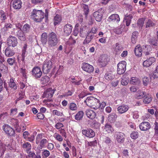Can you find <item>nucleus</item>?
Returning <instances> with one entry per match:
<instances>
[{
    "label": "nucleus",
    "instance_id": "nucleus-1",
    "mask_svg": "<svg viewBox=\"0 0 158 158\" xmlns=\"http://www.w3.org/2000/svg\"><path fill=\"white\" fill-rule=\"evenodd\" d=\"M58 43V38L56 34L52 32L48 35V44L49 47L56 46Z\"/></svg>",
    "mask_w": 158,
    "mask_h": 158
},
{
    "label": "nucleus",
    "instance_id": "nucleus-2",
    "mask_svg": "<svg viewBox=\"0 0 158 158\" xmlns=\"http://www.w3.org/2000/svg\"><path fill=\"white\" fill-rule=\"evenodd\" d=\"M44 13L42 10L33 9L31 13V16L34 20L37 22H40L44 18Z\"/></svg>",
    "mask_w": 158,
    "mask_h": 158
},
{
    "label": "nucleus",
    "instance_id": "nucleus-3",
    "mask_svg": "<svg viewBox=\"0 0 158 158\" xmlns=\"http://www.w3.org/2000/svg\"><path fill=\"white\" fill-rule=\"evenodd\" d=\"M43 138L42 135L41 134L37 135L36 137L35 141L37 144H39V146L40 149L44 148L45 145L48 142V138Z\"/></svg>",
    "mask_w": 158,
    "mask_h": 158
},
{
    "label": "nucleus",
    "instance_id": "nucleus-4",
    "mask_svg": "<svg viewBox=\"0 0 158 158\" xmlns=\"http://www.w3.org/2000/svg\"><path fill=\"white\" fill-rule=\"evenodd\" d=\"M11 34L15 35L16 36L21 40L24 41L26 40V36L23 32L22 30H18L16 28H13L12 29Z\"/></svg>",
    "mask_w": 158,
    "mask_h": 158
},
{
    "label": "nucleus",
    "instance_id": "nucleus-5",
    "mask_svg": "<svg viewBox=\"0 0 158 158\" xmlns=\"http://www.w3.org/2000/svg\"><path fill=\"white\" fill-rule=\"evenodd\" d=\"M52 62L51 61L46 60L43 63L42 70L44 73L47 74L50 72L52 68Z\"/></svg>",
    "mask_w": 158,
    "mask_h": 158
},
{
    "label": "nucleus",
    "instance_id": "nucleus-6",
    "mask_svg": "<svg viewBox=\"0 0 158 158\" xmlns=\"http://www.w3.org/2000/svg\"><path fill=\"white\" fill-rule=\"evenodd\" d=\"M126 63L123 61L119 63L118 64L117 73L118 74L121 75L123 74L126 70Z\"/></svg>",
    "mask_w": 158,
    "mask_h": 158
},
{
    "label": "nucleus",
    "instance_id": "nucleus-7",
    "mask_svg": "<svg viewBox=\"0 0 158 158\" xmlns=\"http://www.w3.org/2000/svg\"><path fill=\"white\" fill-rule=\"evenodd\" d=\"M18 43L17 39L15 37L10 35L7 38V44L9 46L15 47L17 45Z\"/></svg>",
    "mask_w": 158,
    "mask_h": 158
},
{
    "label": "nucleus",
    "instance_id": "nucleus-8",
    "mask_svg": "<svg viewBox=\"0 0 158 158\" xmlns=\"http://www.w3.org/2000/svg\"><path fill=\"white\" fill-rule=\"evenodd\" d=\"M3 130L5 132L10 136L14 135L15 131L13 129L8 125H5L3 127Z\"/></svg>",
    "mask_w": 158,
    "mask_h": 158
},
{
    "label": "nucleus",
    "instance_id": "nucleus-9",
    "mask_svg": "<svg viewBox=\"0 0 158 158\" xmlns=\"http://www.w3.org/2000/svg\"><path fill=\"white\" fill-rule=\"evenodd\" d=\"M32 72V75L36 78L40 77L42 74L40 69L38 67L33 68Z\"/></svg>",
    "mask_w": 158,
    "mask_h": 158
},
{
    "label": "nucleus",
    "instance_id": "nucleus-10",
    "mask_svg": "<svg viewBox=\"0 0 158 158\" xmlns=\"http://www.w3.org/2000/svg\"><path fill=\"white\" fill-rule=\"evenodd\" d=\"M82 133L83 135L89 138H93L95 136L94 132L90 129L83 130L82 131Z\"/></svg>",
    "mask_w": 158,
    "mask_h": 158
},
{
    "label": "nucleus",
    "instance_id": "nucleus-11",
    "mask_svg": "<svg viewBox=\"0 0 158 158\" xmlns=\"http://www.w3.org/2000/svg\"><path fill=\"white\" fill-rule=\"evenodd\" d=\"M82 68L84 71L89 73H92L94 71V68L93 66L87 63H84Z\"/></svg>",
    "mask_w": 158,
    "mask_h": 158
},
{
    "label": "nucleus",
    "instance_id": "nucleus-12",
    "mask_svg": "<svg viewBox=\"0 0 158 158\" xmlns=\"http://www.w3.org/2000/svg\"><path fill=\"white\" fill-rule=\"evenodd\" d=\"M156 60L155 58L154 57H150L144 61L143 63V65L146 67H149Z\"/></svg>",
    "mask_w": 158,
    "mask_h": 158
},
{
    "label": "nucleus",
    "instance_id": "nucleus-13",
    "mask_svg": "<svg viewBox=\"0 0 158 158\" xmlns=\"http://www.w3.org/2000/svg\"><path fill=\"white\" fill-rule=\"evenodd\" d=\"M140 129L142 131H146L150 128L151 126L149 123L143 122L141 123L139 126Z\"/></svg>",
    "mask_w": 158,
    "mask_h": 158
},
{
    "label": "nucleus",
    "instance_id": "nucleus-14",
    "mask_svg": "<svg viewBox=\"0 0 158 158\" xmlns=\"http://www.w3.org/2000/svg\"><path fill=\"white\" fill-rule=\"evenodd\" d=\"M73 27L71 25L66 24L64 27V34L66 35H69L72 32Z\"/></svg>",
    "mask_w": 158,
    "mask_h": 158
},
{
    "label": "nucleus",
    "instance_id": "nucleus-15",
    "mask_svg": "<svg viewBox=\"0 0 158 158\" xmlns=\"http://www.w3.org/2000/svg\"><path fill=\"white\" fill-rule=\"evenodd\" d=\"M54 91L52 89H49L45 91L43 94V98H51L53 96Z\"/></svg>",
    "mask_w": 158,
    "mask_h": 158
},
{
    "label": "nucleus",
    "instance_id": "nucleus-16",
    "mask_svg": "<svg viewBox=\"0 0 158 158\" xmlns=\"http://www.w3.org/2000/svg\"><path fill=\"white\" fill-rule=\"evenodd\" d=\"M87 35L83 42L84 44H87L91 41L92 40L94 37V34L91 33L87 32Z\"/></svg>",
    "mask_w": 158,
    "mask_h": 158
},
{
    "label": "nucleus",
    "instance_id": "nucleus-17",
    "mask_svg": "<svg viewBox=\"0 0 158 158\" xmlns=\"http://www.w3.org/2000/svg\"><path fill=\"white\" fill-rule=\"evenodd\" d=\"M128 109L129 107L128 106L122 105L118 107V111L119 113L123 114L126 112Z\"/></svg>",
    "mask_w": 158,
    "mask_h": 158
},
{
    "label": "nucleus",
    "instance_id": "nucleus-18",
    "mask_svg": "<svg viewBox=\"0 0 158 158\" xmlns=\"http://www.w3.org/2000/svg\"><path fill=\"white\" fill-rule=\"evenodd\" d=\"M99 62L101 63V65L102 67L105 66L107 62V56L105 55L101 56L98 60Z\"/></svg>",
    "mask_w": 158,
    "mask_h": 158
},
{
    "label": "nucleus",
    "instance_id": "nucleus-19",
    "mask_svg": "<svg viewBox=\"0 0 158 158\" xmlns=\"http://www.w3.org/2000/svg\"><path fill=\"white\" fill-rule=\"evenodd\" d=\"M85 113L88 117L91 119H93L95 117V113L93 110L87 109L86 110Z\"/></svg>",
    "mask_w": 158,
    "mask_h": 158
},
{
    "label": "nucleus",
    "instance_id": "nucleus-20",
    "mask_svg": "<svg viewBox=\"0 0 158 158\" xmlns=\"http://www.w3.org/2000/svg\"><path fill=\"white\" fill-rule=\"evenodd\" d=\"M116 139L119 143H122L124 141V134L123 133L118 132L116 133Z\"/></svg>",
    "mask_w": 158,
    "mask_h": 158
},
{
    "label": "nucleus",
    "instance_id": "nucleus-21",
    "mask_svg": "<svg viewBox=\"0 0 158 158\" xmlns=\"http://www.w3.org/2000/svg\"><path fill=\"white\" fill-rule=\"evenodd\" d=\"M142 49L140 45H137L135 48L134 52L136 56L140 57L142 55Z\"/></svg>",
    "mask_w": 158,
    "mask_h": 158
},
{
    "label": "nucleus",
    "instance_id": "nucleus-22",
    "mask_svg": "<svg viewBox=\"0 0 158 158\" xmlns=\"http://www.w3.org/2000/svg\"><path fill=\"white\" fill-rule=\"evenodd\" d=\"M22 2L20 0H15L12 4L13 7L15 9H19L22 6Z\"/></svg>",
    "mask_w": 158,
    "mask_h": 158
},
{
    "label": "nucleus",
    "instance_id": "nucleus-23",
    "mask_svg": "<svg viewBox=\"0 0 158 158\" xmlns=\"http://www.w3.org/2000/svg\"><path fill=\"white\" fill-rule=\"evenodd\" d=\"M110 21L118 22L120 21L119 15L117 14H113L110 16L109 18Z\"/></svg>",
    "mask_w": 158,
    "mask_h": 158
},
{
    "label": "nucleus",
    "instance_id": "nucleus-24",
    "mask_svg": "<svg viewBox=\"0 0 158 158\" xmlns=\"http://www.w3.org/2000/svg\"><path fill=\"white\" fill-rule=\"evenodd\" d=\"M93 16L97 21L100 22L102 19V14L98 11H96L93 13Z\"/></svg>",
    "mask_w": 158,
    "mask_h": 158
},
{
    "label": "nucleus",
    "instance_id": "nucleus-25",
    "mask_svg": "<svg viewBox=\"0 0 158 158\" xmlns=\"http://www.w3.org/2000/svg\"><path fill=\"white\" fill-rule=\"evenodd\" d=\"M23 149H25L27 153H30L31 146L30 143L28 142H25L22 145Z\"/></svg>",
    "mask_w": 158,
    "mask_h": 158
},
{
    "label": "nucleus",
    "instance_id": "nucleus-26",
    "mask_svg": "<svg viewBox=\"0 0 158 158\" xmlns=\"http://www.w3.org/2000/svg\"><path fill=\"white\" fill-rule=\"evenodd\" d=\"M15 54V52L13 50L9 48H7L5 51V55L7 57H10L13 56Z\"/></svg>",
    "mask_w": 158,
    "mask_h": 158
},
{
    "label": "nucleus",
    "instance_id": "nucleus-27",
    "mask_svg": "<svg viewBox=\"0 0 158 158\" xmlns=\"http://www.w3.org/2000/svg\"><path fill=\"white\" fill-rule=\"evenodd\" d=\"M146 95V93L144 92L138 91L135 95V97L137 99H140L144 98Z\"/></svg>",
    "mask_w": 158,
    "mask_h": 158
},
{
    "label": "nucleus",
    "instance_id": "nucleus-28",
    "mask_svg": "<svg viewBox=\"0 0 158 158\" xmlns=\"http://www.w3.org/2000/svg\"><path fill=\"white\" fill-rule=\"evenodd\" d=\"M117 118V115L114 113L109 114L108 116V120L111 123L114 122Z\"/></svg>",
    "mask_w": 158,
    "mask_h": 158
},
{
    "label": "nucleus",
    "instance_id": "nucleus-29",
    "mask_svg": "<svg viewBox=\"0 0 158 158\" xmlns=\"http://www.w3.org/2000/svg\"><path fill=\"white\" fill-rule=\"evenodd\" d=\"M133 17L131 15H128L127 14L125 15L124 19L126 20V25L127 26H128L130 25L131 19Z\"/></svg>",
    "mask_w": 158,
    "mask_h": 158
},
{
    "label": "nucleus",
    "instance_id": "nucleus-30",
    "mask_svg": "<svg viewBox=\"0 0 158 158\" xmlns=\"http://www.w3.org/2000/svg\"><path fill=\"white\" fill-rule=\"evenodd\" d=\"M9 86L14 90L16 89L17 88L16 84L14 82V80L12 78H11L10 79L9 82Z\"/></svg>",
    "mask_w": 158,
    "mask_h": 158
},
{
    "label": "nucleus",
    "instance_id": "nucleus-31",
    "mask_svg": "<svg viewBox=\"0 0 158 158\" xmlns=\"http://www.w3.org/2000/svg\"><path fill=\"white\" fill-rule=\"evenodd\" d=\"M123 50V48L122 45L118 43L116 44V46L115 48V51L116 54H118L120 51H122Z\"/></svg>",
    "mask_w": 158,
    "mask_h": 158
},
{
    "label": "nucleus",
    "instance_id": "nucleus-32",
    "mask_svg": "<svg viewBox=\"0 0 158 158\" xmlns=\"http://www.w3.org/2000/svg\"><path fill=\"white\" fill-rule=\"evenodd\" d=\"M89 100L88 106H92L93 102H99V100L92 97H89Z\"/></svg>",
    "mask_w": 158,
    "mask_h": 158
},
{
    "label": "nucleus",
    "instance_id": "nucleus-33",
    "mask_svg": "<svg viewBox=\"0 0 158 158\" xmlns=\"http://www.w3.org/2000/svg\"><path fill=\"white\" fill-rule=\"evenodd\" d=\"M124 28V26H120L114 30V32L117 34H120L122 33Z\"/></svg>",
    "mask_w": 158,
    "mask_h": 158
},
{
    "label": "nucleus",
    "instance_id": "nucleus-34",
    "mask_svg": "<svg viewBox=\"0 0 158 158\" xmlns=\"http://www.w3.org/2000/svg\"><path fill=\"white\" fill-rule=\"evenodd\" d=\"M83 115V111H79L75 115V119L77 120H81L82 118Z\"/></svg>",
    "mask_w": 158,
    "mask_h": 158
},
{
    "label": "nucleus",
    "instance_id": "nucleus-35",
    "mask_svg": "<svg viewBox=\"0 0 158 158\" xmlns=\"http://www.w3.org/2000/svg\"><path fill=\"white\" fill-rule=\"evenodd\" d=\"M138 33L137 31L134 32L132 35L131 42L133 44H135L136 42V40L137 37Z\"/></svg>",
    "mask_w": 158,
    "mask_h": 158
},
{
    "label": "nucleus",
    "instance_id": "nucleus-36",
    "mask_svg": "<svg viewBox=\"0 0 158 158\" xmlns=\"http://www.w3.org/2000/svg\"><path fill=\"white\" fill-rule=\"evenodd\" d=\"M105 129L108 133L112 132L114 131L111 125L108 123L106 124Z\"/></svg>",
    "mask_w": 158,
    "mask_h": 158
},
{
    "label": "nucleus",
    "instance_id": "nucleus-37",
    "mask_svg": "<svg viewBox=\"0 0 158 158\" xmlns=\"http://www.w3.org/2000/svg\"><path fill=\"white\" fill-rule=\"evenodd\" d=\"M68 106L69 109L71 110H76L77 108L76 104L73 102H71L69 103Z\"/></svg>",
    "mask_w": 158,
    "mask_h": 158
},
{
    "label": "nucleus",
    "instance_id": "nucleus-38",
    "mask_svg": "<svg viewBox=\"0 0 158 158\" xmlns=\"http://www.w3.org/2000/svg\"><path fill=\"white\" fill-rule=\"evenodd\" d=\"M54 24L55 25L59 23L61 20V16L58 15H56L54 17Z\"/></svg>",
    "mask_w": 158,
    "mask_h": 158
},
{
    "label": "nucleus",
    "instance_id": "nucleus-39",
    "mask_svg": "<svg viewBox=\"0 0 158 158\" xmlns=\"http://www.w3.org/2000/svg\"><path fill=\"white\" fill-rule=\"evenodd\" d=\"M156 38L155 37L149 40V43L152 46H156L157 45Z\"/></svg>",
    "mask_w": 158,
    "mask_h": 158
},
{
    "label": "nucleus",
    "instance_id": "nucleus-40",
    "mask_svg": "<svg viewBox=\"0 0 158 158\" xmlns=\"http://www.w3.org/2000/svg\"><path fill=\"white\" fill-rule=\"evenodd\" d=\"M129 81V78H128V77H123V78L121 80V83L122 85H126L128 84Z\"/></svg>",
    "mask_w": 158,
    "mask_h": 158
},
{
    "label": "nucleus",
    "instance_id": "nucleus-41",
    "mask_svg": "<svg viewBox=\"0 0 158 158\" xmlns=\"http://www.w3.org/2000/svg\"><path fill=\"white\" fill-rule=\"evenodd\" d=\"M130 83L133 85H136L139 83V79L136 77L131 78Z\"/></svg>",
    "mask_w": 158,
    "mask_h": 158
},
{
    "label": "nucleus",
    "instance_id": "nucleus-42",
    "mask_svg": "<svg viewBox=\"0 0 158 158\" xmlns=\"http://www.w3.org/2000/svg\"><path fill=\"white\" fill-rule=\"evenodd\" d=\"M48 36L47 33L45 32L43 33L41 35V42L44 44H45L47 42V39Z\"/></svg>",
    "mask_w": 158,
    "mask_h": 158
},
{
    "label": "nucleus",
    "instance_id": "nucleus-43",
    "mask_svg": "<svg viewBox=\"0 0 158 158\" xmlns=\"http://www.w3.org/2000/svg\"><path fill=\"white\" fill-rule=\"evenodd\" d=\"M30 30V26L29 24H26L24 25L23 28V32L27 33L29 32Z\"/></svg>",
    "mask_w": 158,
    "mask_h": 158
},
{
    "label": "nucleus",
    "instance_id": "nucleus-44",
    "mask_svg": "<svg viewBox=\"0 0 158 158\" xmlns=\"http://www.w3.org/2000/svg\"><path fill=\"white\" fill-rule=\"evenodd\" d=\"M49 81V78L47 76H45L44 77H42L41 78V81H42V84H46L47 83H48Z\"/></svg>",
    "mask_w": 158,
    "mask_h": 158
},
{
    "label": "nucleus",
    "instance_id": "nucleus-45",
    "mask_svg": "<svg viewBox=\"0 0 158 158\" xmlns=\"http://www.w3.org/2000/svg\"><path fill=\"white\" fill-rule=\"evenodd\" d=\"M26 67L25 66H21L20 72L23 77H25L27 73Z\"/></svg>",
    "mask_w": 158,
    "mask_h": 158
},
{
    "label": "nucleus",
    "instance_id": "nucleus-46",
    "mask_svg": "<svg viewBox=\"0 0 158 158\" xmlns=\"http://www.w3.org/2000/svg\"><path fill=\"white\" fill-rule=\"evenodd\" d=\"M83 8V11L84 14L85 15V16L86 17L88 14L89 11V9L88 5H86L85 4H83L82 5Z\"/></svg>",
    "mask_w": 158,
    "mask_h": 158
},
{
    "label": "nucleus",
    "instance_id": "nucleus-47",
    "mask_svg": "<svg viewBox=\"0 0 158 158\" xmlns=\"http://www.w3.org/2000/svg\"><path fill=\"white\" fill-rule=\"evenodd\" d=\"M0 18L2 21L6 19V13L2 10H0Z\"/></svg>",
    "mask_w": 158,
    "mask_h": 158
},
{
    "label": "nucleus",
    "instance_id": "nucleus-48",
    "mask_svg": "<svg viewBox=\"0 0 158 158\" xmlns=\"http://www.w3.org/2000/svg\"><path fill=\"white\" fill-rule=\"evenodd\" d=\"M152 100V98L150 96H146V98L144 99L143 101L145 104H149Z\"/></svg>",
    "mask_w": 158,
    "mask_h": 158
},
{
    "label": "nucleus",
    "instance_id": "nucleus-49",
    "mask_svg": "<svg viewBox=\"0 0 158 158\" xmlns=\"http://www.w3.org/2000/svg\"><path fill=\"white\" fill-rule=\"evenodd\" d=\"M42 155L43 158H47L50 155V153L49 151L44 150L42 152Z\"/></svg>",
    "mask_w": 158,
    "mask_h": 158
},
{
    "label": "nucleus",
    "instance_id": "nucleus-50",
    "mask_svg": "<svg viewBox=\"0 0 158 158\" xmlns=\"http://www.w3.org/2000/svg\"><path fill=\"white\" fill-rule=\"evenodd\" d=\"M144 20L143 18L139 19L137 21V24L139 27H142L144 24Z\"/></svg>",
    "mask_w": 158,
    "mask_h": 158
},
{
    "label": "nucleus",
    "instance_id": "nucleus-51",
    "mask_svg": "<svg viewBox=\"0 0 158 158\" xmlns=\"http://www.w3.org/2000/svg\"><path fill=\"white\" fill-rule=\"evenodd\" d=\"M155 25V24L152 21L150 20H148L146 23V27L147 28L150 27H153Z\"/></svg>",
    "mask_w": 158,
    "mask_h": 158
},
{
    "label": "nucleus",
    "instance_id": "nucleus-52",
    "mask_svg": "<svg viewBox=\"0 0 158 158\" xmlns=\"http://www.w3.org/2000/svg\"><path fill=\"white\" fill-rule=\"evenodd\" d=\"M14 127L15 129L16 130L17 132H20L21 131V129L19 127L18 122L16 121L14 124Z\"/></svg>",
    "mask_w": 158,
    "mask_h": 158
},
{
    "label": "nucleus",
    "instance_id": "nucleus-53",
    "mask_svg": "<svg viewBox=\"0 0 158 158\" xmlns=\"http://www.w3.org/2000/svg\"><path fill=\"white\" fill-rule=\"evenodd\" d=\"M7 61L9 64L12 65L15 62V58H9L7 59Z\"/></svg>",
    "mask_w": 158,
    "mask_h": 158
},
{
    "label": "nucleus",
    "instance_id": "nucleus-54",
    "mask_svg": "<svg viewBox=\"0 0 158 158\" xmlns=\"http://www.w3.org/2000/svg\"><path fill=\"white\" fill-rule=\"evenodd\" d=\"M130 136L132 139H136L138 137V133L137 132H133L131 134Z\"/></svg>",
    "mask_w": 158,
    "mask_h": 158
},
{
    "label": "nucleus",
    "instance_id": "nucleus-55",
    "mask_svg": "<svg viewBox=\"0 0 158 158\" xmlns=\"http://www.w3.org/2000/svg\"><path fill=\"white\" fill-rule=\"evenodd\" d=\"M143 84L145 86H146L148 84L149 82V78L147 77H144L143 79Z\"/></svg>",
    "mask_w": 158,
    "mask_h": 158
},
{
    "label": "nucleus",
    "instance_id": "nucleus-56",
    "mask_svg": "<svg viewBox=\"0 0 158 158\" xmlns=\"http://www.w3.org/2000/svg\"><path fill=\"white\" fill-rule=\"evenodd\" d=\"M5 150L6 148L5 145L2 143H0V151H2V152L3 153Z\"/></svg>",
    "mask_w": 158,
    "mask_h": 158
},
{
    "label": "nucleus",
    "instance_id": "nucleus-57",
    "mask_svg": "<svg viewBox=\"0 0 158 158\" xmlns=\"http://www.w3.org/2000/svg\"><path fill=\"white\" fill-rule=\"evenodd\" d=\"M52 112L53 114L58 116H62L63 115L62 113L56 110H53Z\"/></svg>",
    "mask_w": 158,
    "mask_h": 158
},
{
    "label": "nucleus",
    "instance_id": "nucleus-58",
    "mask_svg": "<svg viewBox=\"0 0 158 158\" xmlns=\"http://www.w3.org/2000/svg\"><path fill=\"white\" fill-rule=\"evenodd\" d=\"M64 127L63 124L60 122L57 123L55 125V127L57 129H60V128Z\"/></svg>",
    "mask_w": 158,
    "mask_h": 158
},
{
    "label": "nucleus",
    "instance_id": "nucleus-59",
    "mask_svg": "<svg viewBox=\"0 0 158 158\" xmlns=\"http://www.w3.org/2000/svg\"><path fill=\"white\" fill-rule=\"evenodd\" d=\"M37 116L39 119H42L44 118V116L43 114L39 113L37 114Z\"/></svg>",
    "mask_w": 158,
    "mask_h": 158
},
{
    "label": "nucleus",
    "instance_id": "nucleus-60",
    "mask_svg": "<svg viewBox=\"0 0 158 158\" xmlns=\"http://www.w3.org/2000/svg\"><path fill=\"white\" fill-rule=\"evenodd\" d=\"M97 144L96 140L88 142V144L89 146H94Z\"/></svg>",
    "mask_w": 158,
    "mask_h": 158
},
{
    "label": "nucleus",
    "instance_id": "nucleus-61",
    "mask_svg": "<svg viewBox=\"0 0 158 158\" xmlns=\"http://www.w3.org/2000/svg\"><path fill=\"white\" fill-rule=\"evenodd\" d=\"M55 138L59 141L61 142L63 140L62 137L59 134L56 135V136Z\"/></svg>",
    "mask_w": 158,
    "mask_h": 158
},
{
    "label": "nucleus",
    "instance_id": "nucleus-62",
    "mask_svg": "<svg viewBox=\"0 0 158 158\" xmlns=\"http://www.w3.org/2000/svg\"><path fill=\"white\" fill-rule=\"evenodd\" d=\"M27 138L28 141L32 142L34 140L35 137L34 135H32L29 137H27Z\"/></svg>",
    "mask_w": 158,
    "mask_h": 158
},
{
    "label": "nucleus",
    "instance_id": "nucleus-63",
    "mask_svg": "<svg viewBox=\"0 0 158 158\" xmlns=\"http://www.w3.org/2000/svg\"><path fill=\"white\" fill-rule=\"evenodd\" d=\"M99 102H93V103L92 107H93V108L94 109H97L99 106L98 105Z\"/></svg>",
    "mask_w": 158,
    "mask_h": 158
},
{
    "label": "nucleus",
    "instance_id": "nucleus-64",
    "mask_svg": "<svg viewBox=\"0 0 158 158\" xmlns=\"http://www.w3.org/2000/svg\"><path fill=\"white\" fill-rule=\"evenodd\" d=\"M54 148V145L52 143H48V149L50 150H52Z\"/></svg>",
    "mask_w": 158,
    "mask_h": 158
}]
</instances>
